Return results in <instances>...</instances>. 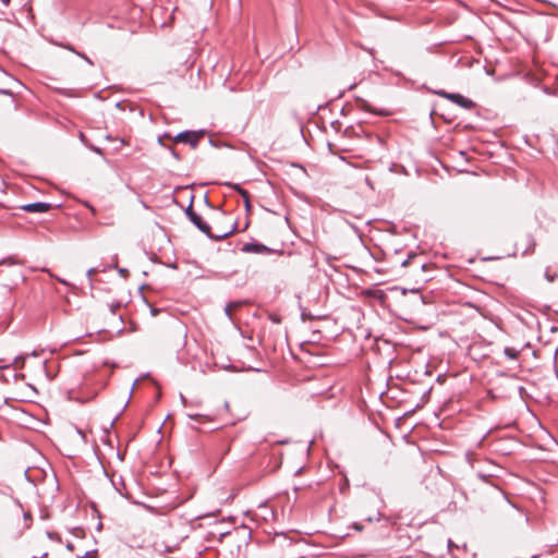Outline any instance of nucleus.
<instances>
[{"instance_id":"nucleus-1","label":"nucleus","mask_w":558,"mask_h":558,"mask_svg":"<svg viewBox=\"0 0 558 558\" xmlns=\"http://www.w3.org/2000/svg\"><path fill=\"white\" fill-rule=\"evenodd\" d=\"M185 215L187 216L189 220L204 234H206L207 238L220 241L232 234L236 228V223H233L231 230L222 232L220 234H213L210 232V226L203 220V218L196 214L193 210V197L191 198V203L185 209Z\"/></svg>"},{"instance_id":"nucleus-2","label":"nucleus","mask_w":558,"mask_h":558,"mask_svg":"<svg viewBox=\"0 0 558 558\" xmlns=\"http://www.w3.org/2000/svg\"><path fill=\"white\" fill-rule=\"evenodd\" d=\"M205 135L204 130H197V131H182L178 133L173 141L175 143H183L189 144L192 148H196L198 145L199 140Z\"/></svg>"},{"instance_id":"nucleus-3","label":"nucleus","mask_w":558,"mask_h":558,"mask_svg":"<svg viewBox=\"0 0 558 558\" xmlns=\"http://www.w3.org/2000/svg\"><path fill=\"white\" fill-rule=\"evenodd\" d=\"M434 94H436L439 97L446 98L450 100L451 102L464 108V109H473L475 107V102L466 97H464L461 94L458 93H448L446 90H435Z\"/></svg>"},{"instance_id":"nucleus-4","label":"nucleus","mask_w":558,"mask_h":558,"mask_svg":"<svg viewBox=\"0 0 558 558\" xmlns=\"http://www.w3.org/2000/svg\"><path fill=\"white\" fill-rule=\"evenodd\" d=\"M244 253H253V254H271L275 251L263 243L259 242H248L245 243L242 248Z\"/></svg>"},{"instance_id":"nucleus-5","label":"nucleus","mask_w":558,"mask_h":558,"mask_svg":"<svg viewBox=\"0 0 558 558\" xmlns=\"http://www.w3.org/2000/svg\"><path fill=\"white\" fill-rule=\"evenodd\" d=\"M52 207L51 203L47 202H35L22 205L21 208L27 213L43 214L50 210Z\"/></svg>"},{"instance_id":"nucleus-6","label":"nucleus","mask_w":558,"mask_h":558,"mask_svg":"<svg viewBox=\"0 0 558 558\" xmlns=\"http://www.w3.org/2000/svg\"><path fill=\"white\" fill-rule=\"evenodd\" d=\"M355 100L357 102L359 109H361V110H364L366 112H371V113L379 116V117H387V116L390 114V111H388L386 109H375V108H373L365 99H363L361 97H356Z\"/></svg>"},{"instance_id":"nucleus-7","label":"nucleus","mask_w":558,"mask_h":558,"mask_svg":"<svg viewBox=\"0 0 558 558\" xmlns=\"http://www.w3.org/2000/svg\"><path fill=\"white\" fill-rule=\"evenodd\" d=\"M504 354L510 360H518L520 350H517L515 348L511 347H506L504 349Z\"/></svg>"},{"instance_id":"nucleus-8","label":"nucleus","mask_w":558,"mask_h":558,"mask_svg":"<svg viewBox=\"0 0 558 558\" xmlns=\"http://www.w3.org/2000/svg\"><path fill=\"white\" fill-rule=\"evenodd\" d=\"M241 196L243 197V201H244V206H245V210L248 213L251 211V203H250V194L246 190H241Z\"/></svg>"},{"instance_id":"nucleus-9","label":"nucleus","mask_w":558,"mask_h":558,"mask_svg":"<svg viewBox=\"0 0 558 558\" xmlns=\"http://www.w3.org/2000/svg\"><path fill=\"white\" fill-rule=\"evenodd\" d=\"M241 303L240 302H230L226 305L225 307V314L226 316L229 318V319H232V316H231V311L233 307H238L240 306Z\"/></svg>"},{"instance_id":"nucleus-10","label":"nucleus","mask_w":558,"mask_h":558,"mask_svg":"<svg viewBox=\"0 0 558 558\" xmlns=\"http://www.w3.org/2000/svg\"><path fill=\"white\" fill-rule=\"evenodd\" d=\"M27 356H28V354H21V355H17V356L13 360V365H15V367H16V368L22 367Z\"/></svg>"},{"instance_id":"nucleus-11","label":"nucleus","mask_w":558,"mask_h":558,"mask_svg":"<svg viewBox=\"0 0 558 558\" xmlns=\"http://www.w3.org/2000/svg\"><path fill=\"white\" fill-rule=\"evenodd\" d=\"M0 495L12 498L13 489L10 486H4L3 488L0 489Z\"/></svg>"},{"instance_id":"nucleus-12","label":"nucleus","mask_w":558,"mask_h":558,"mask_svg":"<svg viewBox=\"0 0 558 558\" xmlns=\"http://www.w3.org/2000/svg\"><path fill=\"white\" fill-rule=\"evenodd\" d=\"M165 148L171 154V156L174 159H177V160L181 159L179 153L172 146H165Z\"/></svg>"},{"instance_id":"nucleus-13","label":"nucleus","mask_w":558,"mask_h":558,"mask_svg":"<svg viewBox=\"0 0 558 558\" xmlns=\"http://www.w3.org/2000/svg\"><path fill=\"white\" fill-rule=\"evenodd\" d=\"M121 307V303L120 302H114V303H111L109 305V310L110 312L114 315L116 312Z\"/></svg>"},{"instance_id":"nucleus-14","label":"nucleus","mask_w":558,"mask_h":558,"mask_svg":"<svg viewBox=\"0 0 558 558\" xmlns=\"http://www.w3.org/2000/svg\"><path fill=\"white\" fill-rule=\"evenodd\" d=\"M76 56H78L80 58L85 60L89 65L94 64V62L90 60V58H88L85 53L78 51V52H76Z\"/></svg>"},{"instance_id":"nucleus-15","label":"nucleus","mask_w":558,"mask_h":558,"mask_svg":"<svg viewBox=\"0 0 558 558\" xmlns=\"http://www.w3.org/2000/svg\"><path fill=\"white\" fill-rule=\"evenodd\" d=\"M415 257H416L415 254H410L409 257L401 263V266L407 267L410 264V260L415 258Z\"/></svg>"},{"instance_id":"nucleus-16","label":"nucleus","mask_w":558,"mask_h":558,"mask_svg":"<svg viewBox=\"0 0 558 558\" xmlns=\"http://www.w3.org/2000/svg\"><path fill=\"white\" fill-rule=\"evenodd\" d=\"M62 47H64L65 49H68L69 51L73 52L76 54V52H78L73 46L71 45H62Z\"/></svg>"},{"instance_id":"nucleus-17","label":"nucleus","mask_w":558,"mask_h":558,"mask_svg":"<svg viewBox=\"0 0 558 558\" xmlns=\"http://www.w3.org/2000/svg\"><path fill=\"white\" fill-rule=\"evenodd\" d=\"M163 137H170V135L166 133V134H163V136L158 137V144H159L160 146H162V147H165V146H166V145L163 144V142H162Z\"/></svg>"},{"instance_id":"nucleus-18","label":"nucleus","mask_w":558,"mask_h":558,"mask_svg":"<svg viewBox=\"0 0 558 558\" xmlns=\"http://www.w3.org/2000/svg\"><path fill=\"white\" fill-rule=\"evenodd\" d=\"M89 149H92L93 151L101 155V149L97 146H94V145H88Z\"/></svg>"},{"instance_id":"nucleus-19","label":"nucleus","mask_w":558,"mask_h":558,"mask_svg":"<svg viewBox=\"0 0 558 558\" xmlns=\"http://www.w3.org/2000/svg\"><path fill=\"white\" fill-rule=\"evenodd\" d=\"M236 192H239V194L241 195V190H243L240 184L235 183V184H230Z\"/></svg>"},{"instance_id":"nucleus-20","label":"nucleus","mask_w":558,"mask_h":558,"mask_svg":"<svg viewBox=\"0 0 558 558\" xmlns=\"http://www.w3.org/2000/svg\"><path fill=\"white\" fill-rule=\"evenodd\" d=\"M534 246H535V242H534L533 240H531V246H530V247H527L526 250H524L522 254H523V255L527 254V252H529L530 250H533V247H534Z\"/></svg>"},{"instance_id":"nucleus-21","label":"nucleus","mask_w":558,"mask_h":558,"mask_svg":"<svg viewBox=\"0 0 558 558\" xmlns=\"http://www.w3.org/2000/svg\"><path fill=\"white\" fill-rule=\"evenodd\" d=\"M0 95H9L12 96V93L9 89L0 88Z\"/></svg>"},{"instance_id":"nucleus-22","label":"nucleus","mask_w":558,"mask_h":558,"mask_svg":"<svg viewBox=\"0 0 558 558\" xmlns=\"http://www.w3.org/2000/svg\"><path fill=\"white\" fill-rule=\"evenodd\" d=\"M119 274L122 276V277H126V275L129 274L128 269L125 268H120L119 269Z\"/></svg>"},{"instance_id":"nucleus-23","label":"nucleus","mask_w":558,"mask_h":558,"mask_svg":"<svg viewBox=\"0 0 558 558\" xmlns=\"http://www.w3.org/2000/svg\"><path fill=\"white\" fill-rule=\"evenodd\" d=\"M187 417L191 420H198L199 417H202V415L201 414H187Z\"/></svg>"},{"instance_id":"nucleus-24","label":"nucleus","mask_w":558,"mask_h":558,"mask_svg":"<svg viewBox=\"0 0 558 558\" xmlns=\"http://www.w3.org/2000/svg\"><path fill=\"white\" fill-rule=\"evenodd\" d=\"M270 319H271L274 323H280L279 317H277L276 315H272V316L270 317Z\"/></svg>"},{"instance_id":"nucleus-25","label":"nucleus","mask_w":558,"mask_h":558,"mask_svg":"<svg viewBox=\"0 0 558 558\" xmlns=\"http://www.w3.org/2000/svg\"><path fill=\"white\" fill-rule=\"evenodd\" d=\"M94 271H95V269H94V268L88 269V270H87V274H86V275H87V277H88V278H90V277H92V275L94 274Z\"/></svg>"},{"instance_id":"nucleus-26","label":"nucleus","mask_w":558,"mask_h":558,"mask_svg":"<svg viewBox=\"0 0 558 558\" xmlns=\"http://www.w3.org/2000/svg\"><path fill=\"white\" fill-rule=\"evenodd\" d=\"M545 276L548 281H554V276H550L548 272H546Z\"/></svg>"},{"instance_id":"nucleus-27","label":"nucleus","mask_w":558,"mask_h":558,"mask_svg":"<svg viewBox=\"0 0 558 558\" xmlns=\"http://www.w3.org/2000/svg\"><path fill=\"white\" fill-rule=\"evenodd\" d=\"M24 519L25 520H31L32 519V514L29 512H25L24 513Z\"/></svg>"},{"instance_id":"nucleus-28","label":"nucleus","mask_w":558,"mask_h":558,"mask_svg":"<svg viewBox=\"0 0 558 558\" xmlns=\"http://www.w3.org/2000/svg\"><path fill=\"white\" fill-rule=\"evenodd\" d=\"M57 280H58L60 283H62V284H65V286H68V284H69V283H68V281H65L64 279L57 278Z\"/></svg>"},{"instance_id":"nucleus-29","label":"nucleus","mask_w":558,"mask_h":558,"mask_svg":"<svg viewBox=\"0 0 558 558\" xmlns=\"http://www.w3.org/2000/svg\"><path fill=\"white\" fill-rule=\"evenodd\" d=\"M0 1H1V3H2V4H4V5H9V4H10V2H11V0H0Z\"/></svg>"},{"instance_id":"nucleus-30","label":"nucleus","mask_w":558,"mask_h":558,"mask_svg":"<svg viewBox=\"0 0 558 558\" xmlns=\"http://www.w3.org/2000/svg\"><path fill=\"white\" fill-rule=\"evenodd\" d=\"M43 368H44L45 372H47V361H45L43 363ZM46 375L48 376V373H46Z\"/></svg>"},{"instance_id":"nucleus-31","label":"nucleus","mask_w":558,"mask_h":558,"mask_svg":"<svg viewBox=\"0 0 558 558\" xmlns=\"http://www.w3.org/2000/svg\"><path fill=\"white\" fill-rule=\"evenodd\" d=\"M80 140H81L83 143H85V136H84V134H83L82 132L80 133Z\"/></svg>"},{"instance_id":"nucleus-32","label":"nucleus","mask_w":558,"mask_h":558,"mask_svg":"<svg viewBox=\"0 0 558 558\" xmlns=\"http://www.w3.org/2000/svg\"><path fill=\"white\" fill-rule=\"evenodd\" d=\"M180 400H181L183 403H185V402H186V399H185V397H184L182 393H180Z\"/></svg>"},{"instance_id":"nucleus-33","label":"nucleus","mask_w":558,"mask_h":558,"mask_svg":"<svg viewBox=\"0 0 558 558\" xmlns=\"http://www.w3.org/2000/svg\"><path fill=\"white\" fill-rule=\"evenodd\" d=\"M333 259H335V257H332V256H328V257H327V263L330 265L331 260H333Z\"/></svg>"},{"instance_id":"nucleus-34","label":"nucleus","mask_w":558,"mask_h":558,"mask_svg":"<svg viewBox=\"0 0 558 558\" xmlns=\"http://www.w3.org/2000/svg\"><path fill=\"white\" fill-rule=\"evenodd\" d=\"M29 355L32 356H37L38 355V352L36 350H34Z\"/></svg>"},{"instance_id":"nucleus-35","label":"nucleus","mask_w":558,"mask_h":558,"mask_svg":"<svg viewBox=\"0 0 558 558\" xmlns=\"http://www.w3.org/2000/svg\"><path fill=\"white\" fill-rule=\"evenodd\" d=\"M417 267H420V268L424 269V268H425V264H424V263H420V264L417 265Z\"/></svg>"},{"instance_id":"nucleus-36","label":"nucleus","mask_w":558,"mask_h":558,"mask_svg":"<svg viewBox=\"0 0 558 558\" xmlns=\"http://www.w3.org/2000/svg\"><path fill=\"white\" fill-rule=\"evenodd\" d=\"M117 420H118V416H116V417L111 421V423H110V427H111V426H113V424H114V422H116Z\"/></svg>"},{"instance_id":"nucleus-37","label":"nucleus","mask_w":558,"mask_h":558,"mask_svg":"<svg viewBox=\"0 0 558 558\" xmlns=\"http://www.w3.org/2000/svg\"><path fill=\"white\" fill-rule=\"evenodd\" d=\"M354 527H355L357 531H361V530H362V527H361L357 523H355V524H354Z\"/></svg>"},{"instance_id":"nucleus-38","label":"nucleus","mask_w":558,"mask_h":558,"mask_svg":"<svg viewBox=\"0 0 558 558\" xmlns=\"http://www.w3.org/2000/svg\"><path fill=\"white\" fill-rule=\"evenodd\" d=\"M66 548H68V549H70V550H72L73 545H72L71 543H68Z\"/></svg>"},{"instance_id":"nucleus-39","label":"nucleus","mask_w":558,"mask_h":558,"mask_svg":"<svg viewBox=\"0 0 558 558\" xmlns=\"http://www.w3.org/2000/svg\"><path fill=\"white\" fill-rule=\"evenodd\" d=\"M157 313H158V310H151L153 315H157Z\"/></svg>"},{"instance_id":"nucleus-40","label":"nucleus","mask_w":558,"mask_h":558,"mask_svg":"<svg viewBox=\"0 0 558 558\" xmlns=\"http://www.w3.org/2000/svg\"><path fill=\"white\" fill-rule=\"evenodd\" d=\"M77 433H78V435H81L82 437H84V433H83L81 429H77Z\"/></svg>"},{"instance_id":"nucleus-41","label":"nucleus","mask_w":558,"mask_h":558,"mask_svg":"<svg viewBox=\"0 0 558 558\" xmlns=\"http://www.w3.org/2000/svg\"><path fill=\"white\" fill-rule=\"evenodd\" d=\"M448 546L449 547L452 546V541L451 539L448 541Z\"/></svg>"}]
</instances>
